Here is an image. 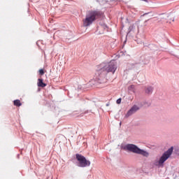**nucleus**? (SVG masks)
Returning a JSON list of instances; mask_svg holds the SVG:
<instances>
[{
    "mask_svg": "<svg viewBox=\"0 0 179 179\" xmlns=\"http://www.w3.org/2000/svg\"><path fill=\"white\" fill-rule=\"evenodd\" d=\"M115 71H117V62L115 61L102 63L98 66L96 76L91 83L95 82L94 85H104V83H107V75L110 73L114 74Z\"/></svg>",
    "mask_w": 179,
    "mask_h": 179,
    "instance_id": "obj_1",
    "label": "nucleus"
},
{
    "mask_svg": "<svg viewBox=\"0 0 179 179\" xmlns=\"http://www.w3.org/2000/svg\"><path fill=\"white\" fill-rule=\"evenodd\" d=\"M123 149L128 152L136 153V155H141L144 157H148L150 156L149 152L139 148L135 144H127L123 147Z\"/></svg>",
    "mask_w": 179,
    "mask_h": 179,
    "instance_id": "obj_2",
    "label": "nucleus"
},
{
    "mask_svg": "<svg viewBox=\"0 0 179 179\" xmlns=\"http://www.w3.org/2000/svg\"><path fill=\"white\" fill-rule=\"evenodd\" d=\"M173 147L170 148L166 152H165L158 159L154 161L155 166L157 167H163L164 162L173 155Z\"/></svg>",
    "mask_w": 179,
    "mask_h": 179,
    "instance_id": "obj_3",
    "label": "nucleus"
},
{
    "mask_svg": "<svg viewBox=\"0 0 179 179\" xmlns=\"http://www.w3.org/2000/svg\"><path fill=\"white\" fill-rule=\"evenodd\" d=\"M99 16V13L96 11H90L87 13L85 19L83 20V26L87 27V26H90L96 18Z\"/></svg>",
    "mask_w": 179,
    "mask_h": 179,
    "instance_id": "obj_4",
    "label": "nucleus"
},
{
    "mask_svg": "<svg viewBox=\"0 0 179 179\" xmlns=\"http://www.w3.org/2000/svg\"><path fill=\"white\" fill-rule=\"evenodd\" d=\"M76 159L78 160V167H87L90 166V161L86 159L83 155L77 154Z\"/></svg>",
    "mask_w": 179,
    "mask_h": 179,
    "instance_id": "obj_5",
    "label": "nucleus"
},
{
    "mask_svg": "<svg viewBox=\"0 0 179 179\" xmlns=\"http://www.w3.org/2000/svg\"><path fill=\"white\" fill-rule=\"evenodd\" d=\"M160 19L164 22L166 20L168 23H171V22H174V15L173 14H165L160 16Z\"/></svg>",
    "mask_w": 179,
    "mask_h": 179,
    "instance_id": "obj_6",
    "label": "nucleus"
},
{
    "mask_svg": "<svg viewBox=\"0 0 179 179\" xmlns=\"http://www.w3.org/2000/svg\"><path fill=\"white\" fill-rule=\"evenodd\" d=\"M141 107L137 105H134L125 115V118L131 117L133 114H135Z\"/></svg>",
    "mask_w": 179,
    "mask_h": 179,
    "instance_id": "obj_7",
    "label": "nucleus"
},
{
    "mask_svg": "<svg viewBox=\"0 0 179 179\" xmlns=\"http://www.w3.org/2000/svg\"><path fill=\"white\" fill-rule=\"evenodd\" d=\"M129 33L131 31H133L134 33H138L139 31L138 30V26L136 25H132L131 27H129Z\"/></svg>",
    "mask_w": 179,
    "mask_h": 179,
    "instance_id": "obj_8",
    "label": "nucleus"
},
{
    "mask_svg": "<svg viewBox=\"0 0 179 179\" xmlns=\"http://www.w3.org/2000/svg\"><path fill=\"white\" fill-rule=\"evenodd\" d=\"M38 86L39 87H45L46 85H45V83H43V80L38 79Z\"/></svg>",
    "mask_w": 179,
    "mask_h": 179,
    "instance_id": "obj_9",
    "label": "nucleus"
},
{
    "mask_svg": "<svg viewBox=\"0 0 179 179\" xmlns=\"http://www.w3.org/2000/svg\"><path fill=\"white\" fill-rule=\"evenodd\" d=\"M129 92L132 94V93H135V86L130 85L128 88Z\"/></svg>",
    "mask_w": 179,
    "mask_h": 179,
    "instance_id": "obj_10",
    "label": "nucleus"
},
{
    "mask_svg": "<svg viewBox=\"0 0 179 179\" xmlns=\"http://www.w3.org/2000/svg\"><path fill=\"white\" fill-rule=\"evenodd\" d=\"M152 92H153V87H148L146 88L145 92L148 93V94H150V93H152Z\"/></svg>",
    "mask_w": 179,
    "mask_h": 179,
    "instance_id": "obj_11",
    "label": "nucleus"
},
{
    "mask_svg": "<svg viewBox=\"0 0 179 179\" xmlns=\"http://www.w3.org/2000/svg\"><path fill=\"white\" fill-rule=\"evenodd\" d=\"M14 106H17V107H20L22 106V103H20V100H15L14 101Z\"/></svg>",
    "mask_w": 179,
    "mask_h": 179,
    "instance_id": "obj_12",
    "label": "nucleus"
},
{
    "mask_svg": "<svg viewBox=\"0 0 179 179\" xmlns=\"http://www.w3.org/2000/svg\"><path fill=\"white\" fill-rule=\"evenodd\" d=\"M39 73H40L41 75H44V70L40 69V70H39Z\"/></svg>",
    "mask_w": 179,
    "mask_h": 179,
    "instance_id": "obj_13",
    "label": "nucleus"
},
{
    "mask_svg": "<svg viewBox=\"0 0 179 179\" xmlns=\"http://www.w3.org/2000/svg\"><path fill=\"white\" fill-rule=\"evenodd\" d=\"M117 104H121V99H118L116 101Z\"/></svg>",
    "mask_w": 179,
    "mask_h": 179,
    "instance_id": "obj_14",
    "label": "nucleus"
},
{
    "mask_svg": "<svg viewBox=\"0 0 179 179\" xmlns=\"http://www.w3.org/2000/svg\"><path fill=\"white\" fill-rule=\"evenodd\" d=\"M177 153H178V155H179V149H178V150Z\"/></svg>",
    "mask_w": 179,
    "mask_h": 179,
    "instance_id": "obj_15",
    "label": "nucleus"
},
{
    "mask_svg": "<svg viewBox=\"0 0 179 179\" xmlns=\"http://www.w3.org/2000/svg\"><path fill=\"white\" fill-rule=\"evenodd\" d=\"M107 106H108V104H106Z\"/></svg>",
    "mask_w": 179,
    "mask_h": 179,
    "instance_id": "obj_16",
    "label": "nucleus"
},
{
    "mask_svg": "<svg viewBox=\"0 0 179 179\" xmlns=\"http://www.w3.org/2000/svg\"><path fill=\"white\" fill-rule=\"evenodd\" d=\"M179 179V178H178Z\"/></svg>",
    "mask_w": 179,
    "mask_h": 179,
    "instance_id": "obj_17",
    "label": "nucleus"
}]
</instances>
